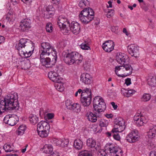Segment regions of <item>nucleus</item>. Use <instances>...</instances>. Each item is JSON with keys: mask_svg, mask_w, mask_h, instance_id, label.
<instances>
[{"mask_svg": "<svg viewBox=\"0 0 156 156\" xmlns=\"http://www.w3.org/2000/svg\"><path fill=\"white\" fill-rule=\"evenodd\" d=\"M125 69V67H124V66L123 65H122L121 66H116L115 67V73L119 77H123L124 76H126V75H119L118 74V71L120 70L121 69Z\"/></svg>", "mask_w": 156, "mask_h": 156, "instance_id": "37", "label": "nucleus"}, {"mask_svg": "<svg viewBox=\"0 0 156 156\" xmlns=\"http://www.w3.org/2000/svg\"><path fill=\"white\" fill-rule=\"evenodd\" d=\"M151 98V95L149 94L145 93L143 94L141 100L144 101H149Z\"/></svg>", "mask_w": 156, "mask_h": 156, "instance_id": "40", "label": "nucleus"}, {"mask_svg": "<svg viewBox=\"0 0 156 156\" xmlns=\"http://www.w3.org/2000/svg\"><path fill=\"white\" fill-rule=\"evenodd\" d=\"M74 103H73L70 100H67L65 102L66 105V108L68 109L69 110L72 109Z\"/></svg>", "mask_w": 156, "mask_h": 156, "instance_id": "39", "label": "nucleus"}, {"mask_svg": "<svg viewBox=\"0 0 156 156\" xmlns=\"http://www.w3.org/2000/svg\"><path fill=\"white\" fill-rule=\"evenodd\" d=\"M98 156H107L105 150L103 149L99 150L98 152Z\"/></svg>", "mask_w": 156, "mask_h": 156, "instance_id": "46", "label": "nucleus"}, {"mask_svg": "<svg viewBox=\"0 0 156 156\" xmlns=\"http://www.w3.org/2000/svg\"><path fill=\"white\" fill-rule=\"evenodd\" d=\"M79 156H92V154L88 151L85 150L80 152Z\"/></svg>", "mask_w": 156, "mask_h": 156, "instance_id": "42", "label": "nucleus"}, {"mask_svg": "<svg viewBox=\"0 0 156 156\" xmlns=\"http://www.w3.org/2000/svg\"><path fill=\"white\" fill-rule=\"evenodd\" d=\"M78 53L76 52H72L70 53L71 55V57L72 58V59H73V64H74V61L76 56L77 54Z\"/></svg>", "mask_w": 156, "mask_h": 156, "instance_id": "51", "label": "nucleus"}, {"mask_svg": "<svg viewBox=\"0 0 156 156\" xmlns=\"http://www.w3.org/2000/svg\"><path fill=\"white\" fill-rule=\"evenodd\" d=\"M147 81V83L149 86L152 87L156 86V76H152L148 79Z\"/></svg>", "mask_w": 156, "mask_h": 156, "instance_id": "31", "label": "nucleus"}, {"mask_svg": "<svg viewBox=\"0 0 156 156\" xmlns=\"http://www.w3.org/2000/svg\"><path fill=\"white\" fill-rule=\"evenodd\" d=\"M80 80L83 83L86 85L90 84L92 81L91 75L87 73H84L81 75Z\"/></svg>", "mask_w": 156, "mask_h": 156, "instance_id": "14", "label": "nucleus"}, {"mask_svg": "<svg viewBox=\"0 0 156 156\" xmlns=\"http://www.w3.org/2000/svg\"><path fill=\"white\" fill-rule=\"evenodd\" d=\"M108 125V122L107 121L105 120H101L100 122L99 125L101 127H106Z\"/></svg>", "mask_w": 156, "mask_h": 156, "instance_id": "47", "label": "nucleus"}, {"mask_svg": "<svg viewBox=\"0 0 156 156\" xmlns=\"http://www.w3.org/2000/svg\"><path fill=\"white\" fill-rule=\"evenodd\" d=\"M49 130H44L41 131H37L38 134L42 138L46 137L48 136V131Z\"/></svg>", "mask_w": 156, "mask_h": 156, "instance_id": "38", "label": "nucleus"}, {"mask_svg": "<svg viewBox=\"0 0 156 156\" xmlns=\"http://www.w3.org/2000/svg\"><path fill=\"white\" fill-rule=\"evenodd\" d=\"M46 14L47 16H48V18L51 17L55 14V10H53L51 9V11L47 12H46Z\"/></svg>", "mask_w": 156, "mask_h": 156, "instance_id": "50", "label": "nucleus"}, {"mask_svg": "<svg viewBox=\"0 0 156 156\" xmlns=\"http://www.w3.org/2000/svg\"><path fill=\"white\" fill-rule=\"evenodd\" d=\"M17 93L9 94L2 99H0V114L1 110H18L19 105Z\"/></svg>", "mask_w": 156, "mask_h": 156, "instance_id": "1", "label": "nucleus"}, {"mask_svg": "<svg viewBox=\"0 0 156 156\" xmlns=\"http://www.w3.org/2000/svg\"><path fill=\"white\" fill-rule=\"evenodd\" d=\"M123 33H125L126 34L127 36L129 35V34L127 31V30L126 28H124L123 29Z\"/></svg>", "mask_w": 156, "mask_h": 156, "instance_id": "63", "label": "nucleus"}, {"mask_svg": "<svg viewBox=\"0 0 156 156\" xmlns=\"http://www.w3.org/2000/svg\"><path fill=\"white\" fill-rule=\"evenodd\" d=\"M53 142L57 146L62 147H67L69 143L68 140L65 139H57L54 138L53 140Z\"/></svg>", "mask_w": 156, "mask_h": 156, "instance_id": "18", "label": "nucleus"}, {"mask_svg": "<svg viewBox=\"0 0 156 156\" xmlns=\"http://www.w3.org/2000/svg\"><path fill=\"white\" fill-rule=\"evenodd\" d=\"M122 132L119 131H116L114 133H113L112 135V136L114 138L117 140H119L120 139V136L118 133V132Z\"/></svg>", "mask_w": 156, "mask_h": 156, "instance_id": "48", "label": "nucleus"}, {"mask_svg": "<svg viewBox=\"0 0 156 156\" xmlns=\"http://www.w3.org/2000/svg\"><path fill=\"white\" fill-rule=\"evenodd\" d=\"M128 51L132 56L135 58L138 57L139 55V47L134 44H131L128 46Z\"/></svg>", "mask_w": 156, "mask_h": 156, "instance_id": "12", "label": "nucleus"}, {"mask_svg": "<svg viewBox=\"0 0 156 156\" xmlns=\"http://www.w3.org/2000/svg\"><path fill=\"white\" fill-rule=\"evenodd\" d=\"M150 156H156V152L154 151H151L150 153Z\"/></svg>", "mask_w": 156, "mask_h": 156, "instance_id": "58", "label": "nucleus"}, {"mask_svg": "<svg viewBox=\"0 0 156 156\" xmlns=\"http://www.w3.org/2000/svg\"><path fill=\"white\" fill-rule=\"evenodd\" d=\"M26 127L25 126L21 125L18 129V130L16 131V134L18 135H22L24 133L25 130L26 129Z\"/></svg>", "mask_w": 156, "mask_h": 156, "instance_id": "34", "label": "nucleus"}, {"mask_svg": "<svg viewBox=\"0 0 156 156\" xmlns=\"http://www.w3.org/2000/svg\"><path fill=\"white\" fill-rule=\"evenodd\" d=\"M83 66L84 69L87 71L89 69L90 64L88 62L86 61L84 64Z\"/></svg>", "mask_w": 156, "mask_h": 156, "instance_id": "49", "label": "nucleus"}, {"mask_svg": "<svg viewBox=\"0 0 156 156\" xmlns=\"http://www.w3.org/2000/svg\"><path fill=\"white\" fill-rule=\"evenodd\" d=\"M16 47L20 56L27 58L32 55L34 46V44L30 40L22 38L20 40L19 43L16 45Z\"/></svg>", "mask_w": 156, "mask_h": 156, "instance_id": "2", "label": "nucleus"}, {"mask_svg": "<svg viewBox=\"0 0 156 156\" xmlns=\"http://www.w3.org/2000/svg\"><path fill=\"white\" fill-rule=\"evenodd\" d=\"M121 91V93L126 97L132 96L136 92V91L133 89L126 90L124 88L122 89Z\"/></svg>", "mask_w": 156, "mask_h": 156, "instance_id": "25", "label": "nucleus"}, {"mask_svg": "<svg viewBox=\"0 0 156 156\" xmlns=\"http://www.w3.org/2000/svg\"><path fill=\"white\" fill-rule=\"evenodd\" d=\"M47 117L49 119H51L54 117V115L52 113H48L47 114Z\"/></svg>", "mask_w": 156, "mask_h": 156, "instance_id": "59", "label": "nucleus"}, {"mask_svg": "<svg viewBox=\"0 0 156 156\" xmlns=\"http://www.w3.org/2000/svg\"><path fill=\"white\" fill-rule=\"evenodd\" d=\"M125 83L127 86L131 84V79L127 78L125 80Z\"/></svg>", "mask_w": 156, "mask_h": 156, "instance_id": "56", "label": "nucleus"}, {"mask_svg": "<svg viewBox=\"0 0 156 156\" xmlns=\"http://www.w3.org/2000/svg\"><path fill=\"white\" fill-rule=\"evenodd\" d=\"M106 12H107L106 16L108 18H110L114 15V10H113L107 9Z\"/></svg>", "mask_w": 156, "mask_h": 156, "instance_id": "45", "label": "nucleus"}, {"mask_svg": "<svg viewBox=\"0 0 156 156\" xmlns=\"http://www.w3.org/2000/svg\"><path fill=\"white\" fill-rule=\"evenodd\" d=\"M80 46V48L83 50H88L90 49L89 46L88 42L87 43L86 41L84 43H83Z\"/></svg>", "mask_w": 156, "mask_h": 156, "instance_id": "41", "label": "nucleus"}, {"mask_svg": "<svg viewBox=\"0 0 156 156\" xmlns=\"http://www.w3.org/2000/svg\"><path fill=\"white\" fill-rule=\"evenodd\" d=\"M30 122L33 124H35L38 121V118L37 116L33 114H31L29 117Z\"/></svg>", "mask_w": 156, "mask_h": 156, "instance_id": "32", "label": "nucleus"}, {"mask_svg": "<svg viewBox=\"0 0 156 156\" xmlns=\"http://www.w3.org/2000/svg\"><path fill=\"white\" fill-rule=\"evenodd\" d=\"M91 90L87 88H86L83 90L81 94V104L84 107L88 106L91 103Z\"/></svg>", "mask_w": 156, "mask_h": 156, "instance_id": "7", "label": "nucleus"}, {"mask_svg": "<svg viewBox=\"0 0 156 156\" xmlns=\"http://www.w3.org/2000/svg\"><path fill=\"white\" fill-rule=\"evenodd\" d=\"M117 61L121 65H123L125 67L126 71H128V73H126V75L129 76L132 73L133 69L131 65L129 64V58L128 56L124 53H118L116 57Z\"/></svg>", "mask_w": 156, "mask_h": 156, "instance_id": "3", "label": "nucleus"}, {"mask_svg": "<svg viewBox=\"0 0 156 156\" xmlns=\"http://www.w3.org/2000/svg\"><path fill=\"white\" fill-rule=\"evenodd\" d=\"M12 3L14 5L16 4L18 2V0H10Z\"/></svg>", "mask_w": 156, "mask_h": 156, "instance_id": "62", "label": "nucleus"}, {"mask_svg": "<svg viewBox=\"0 0 156 156\" xmlns=\"http://www.w3.org/2000/svg\"><path fill=\"white\" fill-rule=\"evenodd\" d=\"M88 3L87 0H82L80 2L79 5L80 7L84 8L87 5Z\"/></svg>", "mask_w": 156, "mask_h": 156, "instance_id": "44", "label": "nucleus"}, {"mask_svg": "<svg viewBox=\"0 0 156 156\" xmlns=\"http://www.w3.org/2000/svg\"><path fill=\"white\" fill-rule=\"evenodd\" d=\"M106 116L108 118H112V117L113 116V115L112 114H107L106 115Z\"/></svg>", "mask_w": 156, "mask_h": 156, "instance_id": "64", "label": "nucleus"}, {"mask_svg": "<svg viewBox=\"0 0 156 156\" xmlns=\"http://www.w3.org/2000/svg\"><path fill=\"white\" fill-rule=\"evenodd\" d=\"M94 12L93 9L90 8H86L82 10L80 12L79 17L85 16H88L89 15L92 14L94 15Z\"/></svg>", "mask_w": 156, "mask_h": 156, "instance_id": "22", "label": "nucleus"}, {"mask_svg": "<svg viewBox=\"0 0 156 156\" xmlns=\"http://www.w3.org/2000/svg\"><path fill=\"white\" fill-rule=\"evenodd\" d=\"M94 111V114L92 112H90L89 114L88 113L86 114V115L87 117V119L89 121L93 122H96L97 120V117H99L100 116V114L95 111Z\"/></svg>", "mask_w": 156, "mask_h": 156, "instance_id": "21", "label": "nucleus"}, {"mask_svg": "<svg viewBox=\"0 0 156 156\" xmlns=\"http://www.w3.org/2000/svg\"><path fill=\"white\" fill-rule=\"evenodd\" d=\"M12 12H9L6 16V19L8 20H9L12 17Z\"/></svg>", "mask_w": 156, "mask_h": 156, "instance_id": "53", "label": "nucleus"}, {"mask_svg": "<svg viewBox=\"0 0 156 156\" xmlns=\"http://www.w3.org/2000/svg\"><path fill=\"white\" fill-rule=\"evenodd\" d=\"M48 76L52 81L58 83L61 82V80L58 74L56 72L51 71L48 73Z\"/></svg>", "mask_w": 156, "mask_h": 156, "instance_id": "17", "label": "nucleus"}, {"mask_svg": "<svg viewBox=\"0 0 156 156\" xmlns=\"http://www.w3.org/2000/svg\"><path fill=\"white\" fill-rule=\"evenodd\" d=\"M111 104L112 105L113 108L115 110H116L117 109L118 106L117 105L115 104V103L114 102H112L111 103Z\"/></svg>", "mask_w": 156, "mask_h": 156, "instance_id": "57", "label": "nucleus"}, {"mask_svg": "<svg viewBox=\"0 0 156 156\" xmlns=\"http://www.w3.org/2000/svg\"><path fill=\"white\" fill-rule=\"evenodd\" d=\"M74 112H78L80 111V105L77 103H74L72 107V109Z\"/></svg>", "mask_w": 156, "mask_h": 156, "instance_id": "36", "label": "nucleus"}, {"mask_svg": "<svg viewBox=\"0 0 156 156\" xmlns=\"http://www.w3.org/2000/svg\"><path fill=\"white\" fill-rule=\"evenodd\" d=\"M3 148L5 152H10L13 151L14 146L12 145L5 144L4 145Z\"/></svg>", "mask_w": 156, "mask_h": 156, "instance_id": "33", "label": "nucleus"}, {"mask_svg": "<svg viewBox=\"0 0 156 156\" xmlns=\"http://www.w3.org/2000/svg\"><path fill=\"white\" fill-rule=\"evenodd\" d=\"M57 23L60 28H62L63 29L69 30L67 27L68 26L69 23L66 18L62 16H59L58 18Z\"/></svg>", "mask_w": 156, "mask_h": 156, "instance_id": "9", "label": "nucleus"}, {"mask_svg": "<svg viewBox=\"0 0 156 156\" xmlns=\"http://www.w3.org/2000/svg\"><path fill=\"white\" fill-rule=\"evenodd\" d=\"M83 146V142L80 139L75 140L74 142V146L75 149L78 150H80L82 148Z\"/></svg>", "mask_w": 156, "mask_h": 156, "instance_id": "29", "label": "nucleus"}, {"mask_svg": "<svg viewBox=\"0 0 156 156\" xmlns=\"http://www.w3.org/2000/svg\"><path fill=\"white\" fill-rule=\"evenodd\" d=\"M56 86V89L58 91L61 92L64 90L63 88L62 87H61V85H59V84H57Z\"/></svg>", "mask_w": 156, "mask_h": 156, "instance_id": "55", "label": "nucleus"}, {"mask_svg": "<svg viewBox=\"0 0 156 156\" xmlns=\"http://www.w3.org/2000/svg\"><path fill=\"white\" fill-rule=\"evenodd\" d=\"M139 138L138 133L137 130H133L130 133L126 136V140L130 143H134L138 140Z\"/></svg>", "mask_w": 156, "mask_h": 156, "instance_id": "10", "label": "nucleus"}, {"mask_svg": "<svg viewBox=\"0 0 156 156\" xmlns=\"http://www.w3.org/2000/svg\"><path fill=\"white\" fill-rule=\"evenodd\" d=\"M125 123L124 120L122 118H118L115 119V121L114 128L113 129L111 132H107L106 133L109 137H110L112 135V136L115 131L122 132L125 129L126 126L125 125Z\"/></svg>", "mask_w": 156, "mask_h": 156, "instance_id": "6", "label": "nucleus"}, {"mask_svg": "<svg viewBox=\"0 0 156 156\" xmlns=\"http://www.w3.org/2000/svg\"><path fill=\"white\" fill-rule=\"evenodd\" d=\"M42 151L46 154H52L53 152V148L51 145L45 144L42 149Z\"/></svg>", "mask_w": 156, "mask_h": 156, "instance_id": "26", "label": "nucleus"}, {"mask_svg": "<svg viewBox=\"0 0 156 156\" xmlns=\"http://www.w3.org/2000/svg\"><path fill=\"white\" fill-rule=\"evenodd\" d=\"M5 40V38L3 36L0 35V44H1L2 42H4Z\"/></svg>", "mask_w": 156, "mask_h": 156, "instance_id": "60", "label": "nucleus"}, {"mask_svg": "<svg viewBox=\"0 0 156 156\" xmlns=\"http://www.w3.org/2000/svg\"><path fill=\"white\" fill-rule=\"evenodd\" d=\"M76 54L77 55L74 61V64L79 65L82 61L83 59V56L78 53Z\"/></svg>", "mask_w": 156, "mask_h": 156, "instance_id": "35", "label": "nucleus"}, {"mask_svg": "<svg viewBox=\"0 0 156 156\" xmlns=\"http://www.w3.org/2000/svg\"><path fill=\"white\" fill-rule=\"evenodd\" d=\"M20 27L23 31L28 30L31 27V21L28 19H24L20 23Z\"/></svg>", "mask_w": 156, "mask_h": 156, "instance_id": "15", "label": "nucleus"}, {"mask_svg": "<svg viewBox=\"0 0 156 156\" xmlns=\"http://www.w3.org/2000/svg\"><path fill=\"white\" fill-rule=\"evenodd\" d=\"M156 133V126L151 128L147 133V136L149 138H153L155 136Z\"/></svg>", "mask_w": 156, "mask_h": 156, "instance_id": "30", "label": "nucleus"}, {"mask_svg": "<svg viewBox=\"0 0 156 156\" xmlns=\"http://www.w3.org/2000/svg\"><path fill=\"white\" fill-rule=\"evenodd\" d=\"M68 26L69 27L68 30L70 29L74 34H77L80 32V27L77 22L73 21Z\"/></svg>", "mask_w": 156, "mask_h": 156, "instance_id": "13", "label": "nucleus"}, {"mask_svg": "<svg viewBox=\"0 0 156 156\" xmlns=\"http://www.w3.org/2000/svg\"><path fill=\"white\" fill-rule=\"evenodd\" d=\"M50 129L49 124L47 122L42 121L39 122L37 125V131H41L44 130H49Z\"/></svg>", "mask_w": 156, "mask_h": 156, "instance_id": "19", "label": "nucleus"}, {"mask_svg": "<svg viewBox=\"0 0 156 156\" xmlns=\"http://www.w3.org/2000/svg\"><path fill=\"white\" fill-rule=\"evenodd\" d=\"M87 146L90 148L94 147L96 150L98 148V147L96 146V142L92 138H89L87 141Z\"/></svg>", "mask_w": 156, "mask_h": 156, "instance_id": "27", "label": "nucleus"}, {"mask_svg": "<svg viewBox=\"0 0 156 156\" xmlns=\"http://www.w3.org/2000/svg\"><path fill=\"white\" fill-rule=\"evenodd\" d=\"M133 119L136 121V125L138 126H141L146 123L147 121L145 117L139 113H137L134 117Z\"/></svg>", "mask_w": 156, "mask_h": 156, "instance_id": "11", "label": "nucleus"}, {"mask_svg": "<svg viewBox=\"0 0 156 156\" xmlns=\"http://www.w3.org/2000/svg\"><path fill=\"white\" fill-rule=\"evenodd\" d=\"M16 119L14 117L11 116L9 115H6L3 119L4 122L9 125L13 126L16 123Z\"/></svg>", "mask_w": 156, "mask_h": 156, "instance_id": "20", "label": "nucleus"}, {"mask_svg": "<svg viewBox=\"0 0 156 156\" xmlns=\"http://www.w3.org/2000/svg\"><path fill=\"white\" fill-rule=\"evenodd\" d=\"M114 43L112 41H108L104 43L102 45V48L107 52L112 51L114 46Z\"/></svg>", "mask_w": 156, "mask_h": 156, "instance_id": "16", "label": "nucleus"}, {"mask_svg": "<svg viewBox=\"0 0 156 156\" xmlns=\"http://www.w3.org/2000/svg\"><path fill=\"white\" fill-rule=\"evenodd\" d=\"M105 149L109 151L110 153L113 154L114 155L119 151V149L117 147L114 146L112 144H107Z\"/></svg>", "mask_w": 156, "mask_h": 156, "instance_id": "24", "label": "nucleus"}, {"mask_svg": "<svg viewBox=\"0 0 156 156\" xmlns=\"http://www.w3.org/2000/svg\"><path fill=\"white\" fill-rule=\"evenodd\" d=\"M44 56L42 57H40L41 62L42 65L45 66L46 68H50L55 64L56 62V56H54V60L52 61H51V59L49 58H45Z\"/></svg>", "mask_w": 156, "mask_h": 156, "instance_id": "8", "label": "nucleus"}, {"mask_svg": "<svg viewBox=\"0 0 156 156\" xmlns=\"http://www.w3.org/2000/svg\"><path fill=\"white\" fill-rule=\"evenodd\" d=\"M53 27L52 24L51 23H48L46 26V29L47 32L51 33L52 31Z\"/></svg>", "mask_w": 156, "mask_h": 156, "instance_id": "43", "label": "nucleus"}, {"mask_svg": "<svg viewBox=\"0 0 156 156\" xmlns=\"http://www.w3.org/2000/svg\"><path fill=\"white\" fill-rule=\"evenodd\" d=\"M80 21L83 23L87 24L91 21L94 18V15L90 14L88 16L79 17Z\"/></svg>", "mask_w": 156, "mask_h": 156, "instance_id": "23", "label": "nucleus"}, {"mask_svg": "<svg viewBox=\"0 0 156 156\" xmlns=\"http://www.w3.org/2000/svg\"><path fill=\"white\" fill-rule=\"evenodd\" d=\"M93 111L97 112L100 114L101 112H104L106 108V104L103 99L99 96L95 97L93 101Z\"/></svg>", "mask_w": 156, "mask_h": 156, "instance_id": "5", "label": "nucleus"}, {"mask_svg": "<svg viewBox=\"0 0 156 156\" xmlns=\"http://www.w3.org/2000/svg\"><path fill=\"white\" fill-rule=\"evenodd\" d=\"M51 10H54V8H53L52 6L51 5H49L46 8V10L47 11L46 12H47Z\"/></svg>", "mask_w": 156, "mask_h": 156, "instance_id": "54", "label": "nucleus"}, {"mask_svg": "<svg viewBox=\"0 0 156 156\" xmlns=\"http://www.w3.org/2000/svg\"><path fill=\"white\" fill-rule=\"evenodd\" d=\"M111 31L115 33V34H117L119 32L118 28L117 26H112L111 27Z\"/></svg>", "mask_w": 156, "mask_h": 156, "instance_id": "52", "label": "nucleus"}, {"mask_svg": "<svg viewBox=\"0 0 156 156\" xmlns=\"http://www.w3.org/2000/svg\"><path fill=\"white\" fill-rule=\"evenodd\" d=\"M63 60L65 63L69 65L73 64V59L71 57L70 53L64 55Z\"/></svg>", "mask_w": 156, "mask_h": 156, "instance_id": "28", "label": "nucleus"}, {"mask_svg": "<svg viewBox=\"0 0 156 156\" xmlns=\"http://www.w3.org/2000/svg\"><path fill=\"white\" fill-rule=\"evenodd\" d=\"M41 47L39 51L40 57H42L45 55H49L51 54L54 56H57L56 51L53 47L48 42H43L41 44Z\"/></svg>", "mask_w": 156, "mask_h": 156, "instance_id": "4", "label": "nucleus"}, {"mask_svg": "<svg viewBox=\"0 0 156 156\" xmlns=\"http://www.w3.org/2000/svg\"><path fill=\"white\" fill-rule=\"evenodd\" d=\"M24 3L26 4H29L30 2H31L32 0H21Z\"/></svg>", "mask_w": 156, "mask_h": 156, "instance_id": "61", "label": "nucleus"}]
</instances>
